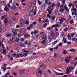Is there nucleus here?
Returning <instances> with one entry per match:
<instances>
[{
    "label": "nucleus",
    "mask_w": 77,
    "mask_h": 77,
    "mask_svg": "<svg viewBox=\"0 0 77 77\" xmlns=\"http://www.w3.org/2000/svg\"><path fill=\"white\" fill-rule=\"evenodd\" d=\"M19 55H20V57H23L24 56L23 54H19Z\"/></svg>",
    "instance_id": "79ce46f5"
},
{
    "label": "nucleus",
    "mask_w": 77,
    "mask_h": 77,
    "mask_svg": "<svg viewBox=\"0 0 77 77\" xmlns=\"http://www.w3.org/2000/svg\"><path fill=\"white\" fill-rule=\"evenodd\" d=\"M47 30H51V27H49L47 28Z\"/></svg>",
    "instance_id": "8fccbe9b"
},
{
    "label": "nucleus",
    "mask_w": 77,
    "mask_h": 77,
    "mask_svg": "<svg viewBox=\"0 0 77 77\" xmlns=\"http://www.w3.org/2000/svg\"><path fill=\"white\" fill-rule=\"evenodd\" d=\"M44 65H42L41 66H40V68H39V69H40V70H43V69H41V68L42 67H44Z\"/></svg>",
    "instance_id": "473e14b6"
},
{
    "label": "nucleus",
    "mask_w": 77,
    "mask_h": 77,
    "mask_svg": "<svg viewBox=\"0 0 77 77\" xmlns=\"http://www.w3.org/2000/svg\"><path fill=\"white\" fill-rule=\"evenodd\" d=\"M30 34L28 33L24 35V36L25 38H30Z\"/></svg>",
    "instance_id": "1a4fd4ad"
},
{
    "label": "nucleus",
    "mask_w": 77,
    "mask_h": 77,
    "mask_svg": "<svg viewBox=\"0 0 77 77\" xmlns=\"http://www.w3.org/2000/svg\"><path fill=\"white\" fill-rule=\"evenodd\" d=\"M8 42L9 44H12V43H13V42H14V41L13 40H12L11 39V40H9L8 41Z\"/></svg>",
    "instance_id": "f3484780"
},
{
    "label": "nucleus",
    "mask_w": 77,
    "mask_h": 77,
    "mask_svg": "<svg viewBox=\"0 0 77 77\" xmlns=\"http://www.w3.org/2000/svg\"><path fill=\"white\" fill-rule=\"evenodd\" d=\"M17 29H13L12 31V32H13V33H14V35L15 36H16V35H17Z\"/></svg>",
    "instance_id": "39448f33"
},
{
    "label": "nucleus",
    "mask_w": 77,
    "mask_h": 77,
    "mask_svg": "<svg viewBox=\"0 0 77 77\" xmlns=\"http://www.w3.org/2000/svg\"><path fill=\"white\" fill-rule=\"evenodd\" d=\"M48 19H46L45 20V23H48Z\"/></svg>",
    "instance_id": "4c0bfd02"
},
{
    "label": "nucleus",
    "mask_w": 77,
    "mask_h": 77,
    "mask_svg": "<svg viewBox=\"0 0 77 77\" xmlns=\"http://www.w3.org/2000/svg\"><path fill=\"white\" fill-rule=\"evenodd\" d=\"M25 24H26V25H29V21H27V20L26 21Z\"/></svg>",
    "instance_id": "cd10ccee"
},
{
    "label": "nucleus",
    "mask_w": 77,
    "mask_h": 77,
    "mask_svg": "<svg viewBox=\"0 0 77 77\" xmlns=\"http://www.w3.org/2000/svg\"><path fill=\"white\" fill-rule=\"evenodd\" d=\"M72 10H73V11L74 12H76V9H75V8L72 9Z\"/></svg>",
    "instance_id": "69168bd1"
},
{
    "label": "nucleus",
    "mask_w": 77,
    "mask_h": 77,
    "mask_svg": "<svg viewBox=\"0 0 77 77\" xmlns=\"http://www.w3.org/2000/svg\"><path fill=\"white\" fill-rule=\"evenodd\" d=\"M38 3L39 5H41V4L42 3V2H40V1H38Z\"/></svg>",
    "instance_id": "c756f323"
},
{
    "label": "nucleus",
    "mask_w": 77,
    "mask_h": 77,
    "mask_svg": "<svg viewBox=\"0 0 77 77\" xmlns=\"http://www.w3.org/2000/svg\"><path fill=\"white\" fill-rule=\"evenodd\" d=\"M56 18V16H54L53 17H52V19L54 21V19Z\"/></svg>",
    "instance_id": "58836bf2"
},
{
    "label": "nucleus",
    "mask_w": 77,
    "mask_h": 77,
    "mask_svg": "<svg viewBox=\"0 0 77 77\" xmlns=\"http://www.w3.org/2000/svg\"><path fill=\"white\" fill-rule=\"evenodd\" d=\"M57 42V40H56L53 43L54 45H55Z\"/></svg>",
    "instance_id": "5fc2aeb1"
},
{
    "label": "nucleus",
    "mask_w": 77,
    "mask_h": 77,
    "mask_svg": "<svg viewBox=\"0 0 77 77\" xmlns=\"http://www.w3.org/2000/svg\"><path fill=\"white\" fill-rule=\"evenodd\" d=\"M63 53L64 54H67V51L66 50H64L63 51Z\"/></svg>",
    "instance_id": "a878e982"
},
{
    "label": "nucleus",
    "mask_w": 77,
    "mask_h": 77,
    "mask_svg": "<svg viewBox=\"0 0 77 77\" xmlns=\"http://www.w3.org/2000/svg\"><path fill=\"white\" fill-rule=\"evenodd\" d=\"M62 4L65 3V0H62Z\"/></svg>",
    "instance_id": "a18cd8bd"
},
{
    "label": "nucleus",
    "mask_w": 77,
    "mask_h": 77,
    "mask_svg": "<svg viewBox=\"0 0 77 77\" xmlns=\"http://www.w3.org/2000/svg\"><path fill=\"white\" fill-rule=\"evenodd\" d=\"M33 25L32 24L31 25H29V27L31 28H32V27H33Z\"/></svg>",
    "instance_id": "680f3d73"
},
{
    "label": "nucleus",
    "mask_w": 77,
    "mask_h": 77,
    "mask_svg": "<svg viewBox=\"0 0 77 77\" xmlns=\"http://www.w3.org/2000/svg\"><path fill=\"white\" fill-rule=\"evenodd\" d=\"M54 8H52L50 10L49 9H48L47 10V11H48V13L50 15V14H51V11H53V9H54Z\"/></svg>",
    "instance_id": "6e6552de"
},
{
    "label": "nucleus",
    "mask_w": 77,
    "mask_h": 77,
    "mask_svg": "<svg viewBox=\"0 0 77 77\" xmlns=\"http://www.w3.org/2000/svg\"><path fill=\"white\" fill-rule=\"evenodd\" d=\"M27 56V53L23 54V56H24V57H26V56Z\"/></svg>",
    "instance_id": "6e6d98bb"
},
{
    "label": "nucleus",
    "mask_w": 77,
    "mask_h": 77,
    "mask_svg": "<svg viewBox=\"0 0 77 77\" xmlns=\"http://www.w3.org/2000/svg\"><path fill=\"white\" fill-rule=\"evenodd\" d=\"M4 10L5 11H7V12H9V8L5 7L4 9Z\"/></svg>",
    "instance_id": "6ab92c4d"
},
{
    "label": "nucleus",
    "mask_w": 77,
    "mask_h": 77,
    "mask_svg": "<svg viewBox=\"0 0 77 77\" xmlns=\"http://www.w3.org/2000/svg\"><path fill=\"white\" fill-rule=\"evenodd\" d=\"M72 41H77V38H73L72 39Z\"/></svg>",
    "instance_id": "72a5a7b5"
},
{
    "label": "nucleus",
    "mask_w": 77,
    "mask_h": 77,
    "mask_svg": "<svg viewBox=\"0 0 77 77\" xmlns=\"http://www.w3.org/2000/svg\"><path fill=\"white\" fill-rule=\"evenodd\" d=\"M69 6L70 7H70H71V6H72V3H70V4H69Z\"/></svg>",
    "instance_id": "c03bdc74"
},
{
    "label": "nucleus",
    "mask_w": 77,
    "mask_h": 77,
    "mask_svg": "<svg viewBox=\"0 0 77 77\" xmlns=\"http://www.w3.org/2000/svg\"><path fill=\"white\" fill-rule=\"evenodd\" d=\"M7 23H8V20L7 19H5V20L4 24H6Z\"/></svg>",
    "instance_id": "e433bc0d"
},
{
    "label": "nucleus",
    "mask_w": 77,
    "mask_h": 77,
    "mask_svg": "<svg viewBox=\"0 0 77 77\" xmlns=\"http://www.w3.org/2000/svg\"><path fill=\"white\" fill-rule=\"evenodd\" d=\"M19 45H20V47H24V44L19 43Z\"/></svg>",
    "instance_id": "ddd939ff"
},
{
    "label": "nucleus",
    "mask_w": 77,
    "mask_h": 77,
    "mask_svg": "<svg viewBox=\"0 0 77 77\" xmlns=\"http://www.w3.org/2000/svg\"><path fill=\"white\" fill-rule=\"evenodd\" d=\"M47 39V38H46L45 39V40H43L42 41L43 44H45V41H46Z\"/></svg>",
    "instance_id": "4be33fe9"
},
{
    "label": "nucleus",
    "mask_w": 77,
    "mask_h": 77,
    "mask_svg": "<svg viewBox=\"0 0 77 77\" xmlns=\"http://www.w3.org/2000/svg\"><path fill=\"white\" fill-rule=\"evenodd\" d=\"M38 72L40 74H41V77H45V74L42 73V74L41 72V70H39Z\"/></svg>",
    "instance_id": "20e7f679"
},
{
    "label": "nucleus",
    "mask_w": 77,
    "mask_h": 77,
    "mask_svg": "<svg viewBox=\"0 0 77 77\" xmlns=\"http://www.w3.org/2000/svg\"><path fill=\"white\" fill-rule=\"evenodd\" d=\"M20 41H25V40H24V39L22 38H20Z\"/></svg>",
    "instance_id": "052dcab7"
},
{
    "label": "nucleus",
    "mask_w": 77,
    "mask_h": 77,
    "mask_svg": "<svg viewBox=\"0 0 77 77\" xmlns=\"http://www.w3.org/2000/svg\"><path fill=\"white\" fill-rule=\"evenodd\" d=\"M60 12H61V13H62L64 11H65V9L64 8H61L60 9Z\"/></svg>",
    "instance_id": "412c9836"
},
{
    "label": "nucleus",
    "mask_w": 77,
    "mask_h": 77,
    "mask_svg": "<svg viewBox=\"0 0 77 77\" xmlns=\"http://www.w3.org/2000/svg\"><path fill=\"white\" fill-rule=\"evenodd\" d=\"M11 9H13V10H15V9H16V7L15 6H11Z\"/></svg>",
    "instance_id": "a211bd4d"
},
{
    "label": "nucleus",
    "mask_w": 77,
    "mask_h": 77,
    "mask_svg": "<svg viewBox=\"0 0 77 77\" xmlns=\"http://www.w3.org/2000/svg\"><path fill=\"white\" fill-rule=\"evenodd\" d=\"M47 24H48V23H45L43 26L45 28V27H46V26H47Z\"/></svg>",
    "instance_id": "37998d69"
},
{
    "label": "nucleus",
    "mask_w": 77,
    "mask_h": 77,
    "mask_svg": "<svg viewBox=\"0 0 77 77\" xmlns=\"http://www.w3.org/2000/svg\"><path fill=\"white\" fill-rule=\"evenodd\" d=\"M16 38L15 37H14L12 38V40L13 41V42H14V41H15V40L16 39Z\"/></svg>",
    "instance_id": "5701e85b"
},
{
    "label": "nucleus",
    "mask_w": 77,
    "mask_h": 77,
    "mask_svg": "<svg viewBox=\"0 0 77 77\" xmlns=\"http://www.w3.org/2000/svg\"><path fill=\"white\" fill-rule=\"evenodd\" d=\"M15 41L16 42H18V41H19V39H18V38H16V40H15Z\"/></svg>",
    "instance_id": "09e8293b"
},
{
    "label": "nucleus",
    "mask_w": 77,
    "mask_h": 77,
    "mask_svg": "<svg viewBox=\"0 0 77 77\" xmlns=\"http://www.w3.org/2000/svg\"><path fill=\"white\" fill-rule=\"evenodd\" d=\"M33 4H29V6L30 7V8H32V7H33Z\"/></svg>",
    "instance_id": "7c9ffc66"
},
{
    "label": "nucleus",
    "mask_w": 77,
    "mask_h": 77,
    "mask_svg": "<svg viewBox=\"0 0 77 77\" xmlns=\"http://www.w3.org/2000/svg\"><path fill=\"white\" fill-rule=\"evenodd\" d=\"M0 3L1 4H2L3 5H4V6H6V2H5L4 1H2Z\"/></svg>",
    "instance_id": "9d476101"
},
{
    "label": "nucleus",
    "mask_w": 77,
    "mask_h": 77,
    "mask_svg": "<svg viewBox=\"0 0 77 77\" xmlns=\"http://www.w3.org/2000/svg\"><path fill=\"white\" fill-rule=\"evenodd\" d=\"M74 35H75V33H72L71 34V37H73V36H74Z\"/></svg>",
    "instance_id": "49530a36"
},
{
    "label": "nucleus",
    "mask_w": 77,
    "mask_h": 77,
    "mask_svg": "<svg viewBox=\"0 0 77 77\" xmlns=\"http://www.w3.org/2000/svg\"><path fill=\"white\" fill-rule=\"evenodd\" d=\"M59 21H60V24H62L63 23V22L65 21V19L63 17H61V19L59 20Z\"/></svg>",
    "instance_id": "f03ea898"
},
{
    "label": "nucleus",
    "mask_w": 77,
    "mask_h": 77,
    "mask_svg": "<svg viewBox=\"0 0 77 77\" xmlns=\"http://www.w3.org/2000/svg\"><path fill=\"white\" fill-rule=\"evenodd\" d=\"M63 45V44H62V43H60L59 44H58V46L59 47H61V46H62Z\"/></svg>",
    "instance_id": "c85d7f7f"
},
{
    "label": "nucleus",
    "mask_w": 77,
    "mask_h": 77,
    "mask_svg": "<svg viewBox=\"0 0 77 77\" xmlns=\"http://www.w3.org/2000/svg\"><path fill=\"white\" fill-rule=\"evenodd\" d=\"M55 27H56V28H57V27H60V26L58 25V24H56L55 25Z\"/></svg>",
    "instance_id": "2f4dec72"
},
{
    "label": "nucleus",
    "mask_w": 77,
    "mask_h": 77,
    "mask_svg": "<svg viewBox=\"0 0 77 77\" xmlns=\"http://www.w3.org/2000/svg\"><path fill=\"white\" fill-rule=\"evenodd\" d=\"M60 4L59 2H58L56 5L57 8H59V7H60Z\"/></svg>",
    "instance_id": "4468645a"
},
{
    "label": "nucleus",
    "mask_w": 77,
    "mask_h": 77,
    "mask_svg": "<svg viewBox=\"0 0 77 77\" xmlns=\"http://www.w3.org/2000/svg\"><path fill=\"white\" fill-rule=\"evenodd\" d=\"M74 63V60H73L71 62V63L72 64L73 63Z\"/></svg>",
    "instance_id": "338daca9"
},
{
    "label": "nucleus",
    "mask_w": 77,
    "mask_h": 77,
    "mask_svg": "<svg viewBox=\"0 0 77 77\" xmlns=\"http://www.w3.org/2000/svg\"><path fill=\"white\" fill-rule=\"evenodd\" d=\"M16 55H17V54H14L12 55V56L13 57H15V56Z\"/></svg>",
    "instance_id": "774afa93"
},
{
    "label": "nucleus",
    "mask_w": 77,
    "mask_h": 77,
    "mask_svg": "<svg viewBox=\"0 0 77 77\" xmlns=\"http://www.w3.org/2000/svg\"><path fill=\"white\" fill-rule=\"evenodd\" d=\"M25 70V69H24V70H21L19 71V73H20V74H23V73H24V72Z\"/></svg>",
    "instance_id": "9b49d317"
},
{
    "label": "nucleus",
    "mask_w": 77,
    "mask_h": 77,
    "mask_svg": "<svg viewBox=\"0 0 77 77\" xmlns=\"http://www.w3.org/2000/svg\"><path fill=\"white\" fill-rule=\"evenodd\" d=\"M61 37H62V36H63V35H64V33L63 32H61Z\"/></svg>",
    "instance_id": "864d4df0"
},
{
    "label": "nucleus",
    "mask_w": 77,
    "mask_h": 77,
    "mask_svg": "<svg viewBox=\"0 0 77 77\" xmlns=\"http://www.w3.org/2000/svg\"><path fill=\"white\" fill-rule=\"evenodd\" d=\"M69 73H70V70H66V73L68 74H69Z\"/></svg>",
    "instance_id": "bb28decb"
},
{
    "label": "nucleus",
    "mask_w": 77,
    "mask_h": 77,
    "mask_svg": "<svg viewBox=\"0 0 77 77\" xmlns=\"http://www.w3.org/2000/svg\"><path fill=\"white\" fill-rule=\"evenodd\" d=\"M63 74L62 73H59V75H63Z\"/></svg>",
    "instance_id": "0e129e2a"
},
{
    "label": "nucleus",
    "mask_w": 77,
    "mask_h": 77,
    "mask_svg": "<svg viewBox=\"0 0 77 77\" xmlns=\"http://www.w3.org/2000/svg\"><path fill=\"white\" fill-rule=\"evenodd\" d=\"M33 9H32L31 12L29 14V16L31 17V16H32L33 15Z\"/></svg>",
    "instance_id": "dca6fc26"
},
{
    "label": "nucleus",
    "mask_w": 77,
    "mask_h": 77,
    "mask_svg": "<svg viewBox=\"0 0 77 77\" xmlns=\"http://www.w3.org/2000/svg\"><path fill=\"white\" fill-rule=\"evenodd\" d=\"M30 28H31L30 27H27L26 29H27V30H30Z\"/></svg>",
    "instance_id": "3c124183"
},
{
    "label": "nucleus",
    "mask_w": 77,
    "mask_h": 77,
    "mask_svg": "<svg viewBox=\"0 0 77 77\" xmlns=\"http://www.w3.org/2000/svg\"><path fill=\"white\" fill-rule=\"evenodd\" d=\"M55 35V33L53 32H50V35H49L48 37V39H52L54 37V36Z\"/></svg>",
    "instance_id": "f257e3e1"
},
{
    "label": "nucleus",
    "mask_w": 77,
    "mask_h": 77,
    "mask_svg": "<svg viewBox=\"0 0 77 77\" xmlns=\"http://www.w3.org/2000/svg\"><path fill=\"white\" fill-rule=\"evenodd\" d=\"M24 23V20L23 18H21L20 19V24H23Z\"/></svg>",
    "instance_id": "f8f14e48"
},
{
    "label": "nucleus",
    "mask_w": 77,
    "mask_h": 77,
    "mask_svg": "<svg viewBox=\"0 0 77 77\" xmlns=\"http://www.w3.org/2000/svg\"><path fill=\"white\" fill-rule=\"evenodd\" d=\"M66 12L68 13V12H69V9H68V8H66Z\"/></svg>",
    "instance_id": "a19ab883"
},
{
    "label": "nucleus",
    "mask_w": 77,
    "mask_h": 77,
    "mask_svg": "<svg viewBox=\"0 0 77 77\" xmlns=\"http://www.w3.org/2000/svg\"><path fill=\"white\" fill-rule=\"evenodd\" d=\"M65 61L66 63H69V62H70V60H69V58L68 57H66V58L64 60Z\"/></svg>",
    "instance_id": "7ed1b4c3"
},
{
    "label": "nucleus",
    "mask_w": 77,
    "mask_h": 77,
    "mask_svg": "<svg viewBox=\"0 0 77 77\" xmlns=\"http://www.w3.org/2000/svg\"><path fill=\"white\" fill-rule=\"evenodd\" d=\"M38 30H34V34H36V33H38Z\"/></svg>",
    "instance_id": "ea45409f"
},
{
    "label": "nucleus",
    "mask_w": 77,
    "mask_h": 77,
    "mask_svg": "<svg viewBox=\"0 0 77 77\" xmlns=\"http://www.w3.org/2000/svg\"><path fill=\"white\" fill-rule=\"evenodd\" d=\"M3 54H5L6 53V50H4L3 51Z\"/></svg>",
    "instance_id": "b1692460"
},
{
    "label": "nucleus",
    "mask_w": 77,
    "mask_h": 77,
    "mask_svg": "<svg viewBox=\"0 0 77 77\" xmlns=\"http://www.w3.org/2000/svg\"><path fill=\"white\" fill-rule=\"evenodd\" d=\"M54 57L55 58H57V54L56 53H54Z\"/></svg>",
    "instance_id": "c9c22d12"
},
{
    "label": "nucleus",
    "mask_w": 77,
    "mask_h": 77,
    "mask_svg": "<svg viewBox=\"0 0 77 77\" xmlns=\"http://www.w3.org/2000/svg\"><path fill=\"white\" fill-rule=\"evenodd\" d=\"M58 60H59V61L62 62V61L63 60V59L62 58V57H58Z\"/></svg>",
    "instance_id": "2eb2a0df"
},
{
    "label": "nucleus",
    "mask_w": 77,
    "mask_h": 77,
    "mask_svg": "<svg viewBox=\"0 0 77 77\" xmlns=\"http://www.w3.org/2000/svg\"><path fill=\"white\" fill-rule=\"evenodd\" d=\"M12 36V33L11 32H9L8 33H7L6 35V36L7 38H8V37H11Z\"/></svg>",
    "instance_id": "423d86ee"
},
{
    "label": "nucleus",
    "mask_w": 77,
    "mask_h": 77,
    "mask_svg": "<svg viewBox=\"0 0 77 77\" xmlns=\"http://www.w3.org/2000/svg\"><path fill=\"white\" fill-rule=\"evenodd\" d=\"M33 24V25H36V22H33V24Z\"/></svg>",
    "instance_id": "603ef678"
},
{
    "label": "nucleus",
    "mask_w": 77,
    "mask_h": 77,
    "mask_svg": "<svg viewBox=\"0 0 77 77\" xmlns=\"http://www.w3.org/2000/svg\"><path fill=\"white\" fill-rule=\"evenodd\" d=\"M54 72L55 73V74H56V75H59V73L56 72L55 71H54Z\"/></svg>",
    "instance_id": "bf43d9fd"
},
{
    "label": "nucleus",
    "mask_w": 77,
    "mask_h": 77,
    "mask_svg": "<svg viewBox=\"0 0 77 77\" xmlns=\"http://www.w3.org/2000/svg\"><path fill=\"white\" fill-rule=\"evenodd\" d=\"M8 56L9 59H10L11 57H12V54H8Z\"/></svg>",
    "instance_id": "393cba45"
},
{
    "label": "nucleus",
    "mask_w": 77,
    "mask_h": 77,
    "mask_svg": "<svg viewBox=\"0 0 77 77\" xmlns=\"http://www.w3.org/2000/svg\"><path fill=\"white\" fill-rule=\"evenodd\" d=\"M7 6L8 8H11V5H10V4L9 3L7 4Z\"/></svg>",
    "instance_id": "f704fd0d"
},
{
    "label": "nucleus",
    "mask_w": 77,
    "mask_h": 77,
    "mask_svg": "<svg viewBox=\"0 0 77 77\" xmlns=\"http://www.w3.org/2000/svg\"><path fill=\"white\" fill-rule=\"evenodd\" d=\"M19 57H20V54H18L16 56V58H18Z\"/></svg>",
    "instance_id": "13d9d810"
},
{
    "label": "nucleus",
    "mask_w": 77,
    "mask_h": 77,
    "mask_svg": "<svg viewBox=\"0 0 77 77\" xmlns=\"http://www.w3.org/2000/svg\"><path fill=\"white\" fill-rule=\"evenodd\" d=\"M59 48V46H57L56 48H54V50H55V49L56 50H58Z\"/></svg>",
    "instance_id": "de8ad7c7"
},
{
    "label": "nucleus",
    "mask_w": 77,
    "mask_h": 77,
    "mask_svg": "<svg viewBox=\"0 0 77 77\" xmlns=\"http://www.w3.org/2000/svg\"><path fill=\"white\" fill-rule=\"evenodd\" d=\"M74 69H75V68L72 66H71L69 67V70L70 71H73V70H74Z\"/></svg>",
    "instance_id": "0eeeda50"
},
{
    "label": "nucleus",
    "mask_w": 77,
    "mask_h": 77,
    "mask_svg": "<svg viewBox=\"0 0 77 77\" xmlns=\"http://www.w3.org/2000/svg\"><path fill=\"white\" fill-rule=\"evenodd\" d=\"M25 50H26L25 49H23V50H24V53H28V52L29 51H25Z\"/></svg>",
    "instance_id": "e2e57ef3"
},
{
    "label": "nucleus",
    "mask_w": 77,
    "mask_h": 77,
    "mask_svg": "<svg viewBox=\"0 0 77 77\" xmlns=\"http://www.w3.org/2000/svg\"><path fill=\"white\" fill-rule=\"evenodd\" d=\"M66 39L65 38V37H64L63 39V41H66Z\"/></svg>",
    "instance_id": "4d7b16f0"
},
{
    "label": "nucleus",
    "mask_w": 77,
    "mask_h": 77,
    "mask_svg": "<svg viewBox=\"0 0 77 77\" xmlns=\"http://www.w3.org/2000/svg\"><path fill=\"white\" fill-rule=\"evenodd\" d=\"M68 28L66 27L65 28L63 29L64 32H68Z\"/></svg>",
    "instance_id": "aec40b11"
}]
</instances>
